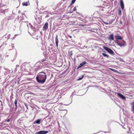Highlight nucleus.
Here are the masks:
<instances>
[{
    "mask_svg": "<svg viewBox=\"0 0 134 134\" xmlns=\"http://www.w3.org/2000/svg\"><path fill=\"white\" fill-rule=\"evenodd\" d=\"M41 120V119L36 120L34 122V124L37 123V124H39L40 123V121Z\"/></svg>",
    "mask_w": 134,
    "mask_h": 134,
    "instance_id": "nucleus-11",
    "label": "nucleus"
},
{
    "mask_svg": "<svg viewBox=\"0 0 134 134\" xmlns=\"http://www.w3.org/2000/svg\"><path fill=\"white\" fill-rule=\"evenodd\" d=\"M110 69L111 70L113 71H115V72H118V71L117 70H115V69H111V68H110Z\"/></svg>",
    "mask_w": 134,
    "mask_h": 134,
    "instance_id": "nucleus-15",
    "label": "nucleus"
},
{
    "mask_svg": "<svg viewBox=\"0 0 134 134\" xmlns=\"http://www.w3.org/2000/svg\"><path fill=\"white\" fill-rule=\"evenodd\" d=\"M10 119H8L7 120V122H9V121H10Z\"/></svg>",
    "mask_w": 134,
    "mask_h": 134,
    "instance_id": "nucleus-25",
    "label": "nucleus"
},
{
    "mask_svg": "<svg viewBox=\"0 0 134 134\" xmlns=\"http://www.w3.org/2000/svg\"><path fill=\"white\" fill-rule=\"evenodd\" d=\"M109 39L111 40H114L113 35V34L110 35L109 36Z\"/></svg>",
    "mask_w": 134,
    "mask_h": 134,
    "instance_id": "nucleus-13",
    "label": "nucleus"
},
{
    "mask_svg": "<svg viewBox=\"0 0 134 134\" xmlns=\"http://www.w3.org/2000/svg\"><path fill=\"white\" fill-rule=\"evenodd\" d=\"M17 100L16 99L15 100L14 104H15V106L16 108L17 107Z\"/></svg>",
    "mask_w": 134,
    "mask_h": 134,
    "instance_id": "nucleus-14",
    "label": "nucleus"
},
{
    "mask_svg": "<svg viewBox=\"0 0 134 134\" xmlns=\"http://www.w3.org/2000/svg\"><path fill=\"white\" fill-rule=\"evenodd\" d=\"M10 34H9V35H8V39H9V37H10Z\"/></svg>",
    "mask_w": 134,
    "mask_h": 134,
    "instance_id": "nucleus-23",
    "label": "nucleus"
},
{
    "mask_svg": "<svg viewBox=\"0 0 134 134\" xmlns=\"http://www.w3.org/2000/svg\"><path fill=\"white\" fill-rule=\"evenodd\" d=\"M48 23L46 22L43 27V30H47L48 28Z\"/></svg>",
    "mask_w": 134,
    "mask_h": 134,
    "instance_id": "nucleus-4",
    "label": "nucleus"
},
{
    "mask_svg": "<svg viewBox=\"0 0 134 134\" xmlns=\"http://www.w3.org/2000/svg\"><path fill=\"white\" fill-rule=\"evenodd\" d=\"M102 55L104 57H108V56L107 54H105V53H103Z\"/></svg>",
    "mask_w": 134,
    "mask_h": 134,
    "instance_id": "nucleus-16",
    "label": "nucleus"
},
{
    "mask_svg": "<svg viewBox=\"0 0 134 134\" xmlns=\"http://www.w3.org/2000/svg\"><path fill=\"white\" fill-rule=\"evenodd\" d=\"M103 48L109 53L111 54H113L114 52L110 48L105 46H103Z\"/></svg>",
    "mask_w": 134,
    "mask_h": 134,
    "instance_id": "nucleus-3",
    "label": "nucleus"
},
{
    "mask_svg": "<svg viewBox=\"0 0 134 134\" xmlns=\"http://www.w3.org/2000/svg\"><path fill=\"white\" fill-rule=\"evenodd\" d=\"M121 11L120 10H119V15H120L121 14Z\"/></svg>",
    "mask_w": 134,
    "mask_h": 134,
    "instance_id": "nucleus-19",
    "label": "nucleus"
},
{
    "mask_svg": "<svg viewBox=\"0 0 134 134\" xmlns=\"http://www.w3.org/2000/svg\"><path fill=\"white\" fill-rule=\"evenodd\" d=\"M55 44L56 46L58 47V36L57 35L55 37Z\"/></svg>",
    "mask_w": 134,
    "mask_h": 134,
    "instance_id": "nucleus-7",
    "label": "nucleus"
},
{
    "mask_svg": "<svg viewBox=\"0 0 134 134\" xmlns=\"http://www.w3.org/2000/svg\"><path fill=\"white\" fill-rule=\"evenodd\" d=\"M120 5L122 9V10H124V5L122 0H121L120 1Z\"/></svg>",
    "mask_w": 134,
    "mask_h": 134,
    "instance_id": "nucleus-8",
    "label": "nucleus"
},
{
    "mask_svg": "<svg viewBox=\"0 0 134 134\" xmlns=\"http://www.w3.org/2000/svg\"><path fill=\"white\" fill-rule=\"evenodd\" d=\"M115 42L120 47H124L126 45V44L125 41L122 40L120 42H118V41H115Z\"/></svg>",
    "mask_w": 134,
    "mask_h": 134,
    "instance_id": "nucleus-2",
    "label": "nucleus"
},
{
    "mask_svg": "<svg viewBox=\"0 0 134 134\" xmlns=\"http://www.w3.org/2000/svg\"><path fill=\"white\" fill-rule=\"evenodd\" d=\"M115 37L116 40H122V38L121 37L118 35H116L115 36Z\"/></svg>",
    "mask_w": 134,
    "mask_h": 134,
    "instance_id": "nucleus-10",
    "label": "nucleus"
},
{
    "mask_svg": "<svg viewBox=\"0 0 134 134\" xmlns=\"http://www.w3.org/2000/svg\"><path fill=\"white\" fill-rule=\"evenodd\" d=\"M73 10L74 11H76V7H74Z\"/></svg>",
    "mask_w": 134,
    "mask_h": 134,
    "instance_id": "nucleus-20",
    "label": "nucleus"
},
{
    "mask_svg": "<svg viewBox=\"0 0 134 134\" xmlns=\"http://www.w3.org/2000/svg\"><path fill=\"white\" fill-rule=\"evenodd\" d=\"M117 94V96L119 97L120 98H121L122 99H126V98L124 96L122 95V94L116 93Z\"/></svg>",
    "mask_w": 134,
    "mask_h": 134,
    "instance_id": "nucleus-5",
    "label": "nucleus"
},
{
    "mask_svg": "<svg viewBox=\"0 0 134 134\" xmlns=\"http://www.w3.org/2000/svg\"><path fill=\"white\" fill-rule=\"evenodd\" d=\"M47 76L44 72L39 73L36 78L37 81L41 83H44L46 81Z\"/></svg>",
    "mask_w": 134,
    "mask_h": 134,
    "instance_id": "nucleus-1",
    "label": "nucleus"
},
{
    "mask_svg": "<svg viewBox=\"0 0 134 134\" xmlns=\"http://www.w3.org/2000/svg\"><path fill=\"white\" fill-rule=\"evenodd\" d=\"M45 60H46V59H43L42 60V62H44Z\"/></svg>",
    "mask_w": 134,
    "mask_h": 134,
    "instance_id": "nucleus-22",
    "label": "nucleus"
},
{
    "mask_svg": "<svg viewBox=\"0 0 134 134\" xmlns=\"http://www.w3.org/2000/svg\"><path fill=\"white\" fill-rule=\"evenodd\" d=\"M48 132V131H40L38 132L37 133L38 134H45Z\"/></svg>",
    "mask_w": 134,
    "mask_h": 134,
    "instance_id": "nucleus-6",
    "label": "nucleus"
},
{
    "mask_svg": "<svg viewBox=\"0 0 134 134\" xmlns=\"http://www.w3.org/2000/svg\"><path fill=\"white\" fill-rule=\"evenodd\" d=\"M86 63L85 61H84L82 63H80L79 65L78 66V68H79L81 67L84 65Z\"/></svg>",
    "mask_w": 134,
    "mask_h": 134,
    "instance_id": "nucleus-9",
    "label": "nucleus"
},
{
    "mask_svg": "<svg viewBox=\"0 0 134 134\" xmlns=\"http://www.w3.org/2000/svg\"><path fill=\"white\" fill-rule=\"evenodd\" d=\"M29 4V1L25 2H23L22 3V5L23 6H27Z\"/></svg>",
    "mask_w": 134,
    "mask_h": 134,
    "instance_id": "nucleus-12",
    "label": "nucleus"
},
{
    "mask_svg": "<svg viewBox=\"0 0 134 134\" xmlns=\"http://www.w3.org/2000/svg\"><path fill=\"white\" fill-rule=\"evenodd\" d=\"M31 27H32V25H31Z\"/></svg>",
    "mask_w": 134,
    "mask_h": 134,
    "instance_id": "nucleus-27",
    "label": "nucleus"
},
{
    "mask_svg": "<svg viewBox=\"0 0 134 134\" xmlns=\"http://www.w3.org/2000/svg\"><path fill=\"white\" fill-rule=\"evenodd\" d=\"M25 105L26 107V108H27V109H28V106H27V105H26V104H25Z\"/></svg>",
    "mask_w": 134,
    "mask_h": 134,
    "instance_id": "nucleus-24",
    "label": "nucleus"
},
{
    "mask_svg": "<svg viewBox=\"0 0 134 134\" xmlns=\"http://www.w3.org/2000/svg\"><path fill=\"white\" fill-rule=\"evenodd\" d=\"M19 66V65H16V66L17 67V66Z\"/></svg>",
    "mask_w": 134,
    "mask_h": 134,
    "instance_id": "nucleus-26",
    "label": "nucleus"
},
{
    "mask_svg": "<svg viewBox=\"0 0 134 134\" xmlns=\"http://www.w3.org/2000/svg\"><path fill=\"white\" fill-rule=\"evenodd\" d=\"M83 77V76L82 75V77L81 78H79L78 79V80H81V79H82V78Z\"/></svg>",
    "mask_w": 134,
    "mask_h": 134,
    "instance_id": "nucleus-18",
    "label": "nucleus"
},
{
    "mask_svg": "<svg viewBox=\"0 0 134 134\" xmlns=\"http://www.w3.org/2000/svg\"><path fill=\"white\" fill-rule=\"evenodd\" d=\"M75 1L76 0H72L71 4V5L75 3Z\"/></svg>",
    "mask_w": 134,
    "mask_h": 134,
    "instance_id": "nucleus-17",
    "label": "nucleus"
},
{
    "mask_svg": "<svg viewBox=\"0 0 134 134\" xmlns=\"http://www.w3.org/2000/svg\"><path fill=\"white\" fill-rule=\"evenodd\" d=\"M104 23L106 25H108V24H110V23H108L106 22H104Z\"/></svg>",
    "mask_w": 134,
    "mask_h": 134,
    "instance_id": "nucleus-21",
    "label": "nucleus"
}]
</instances>
